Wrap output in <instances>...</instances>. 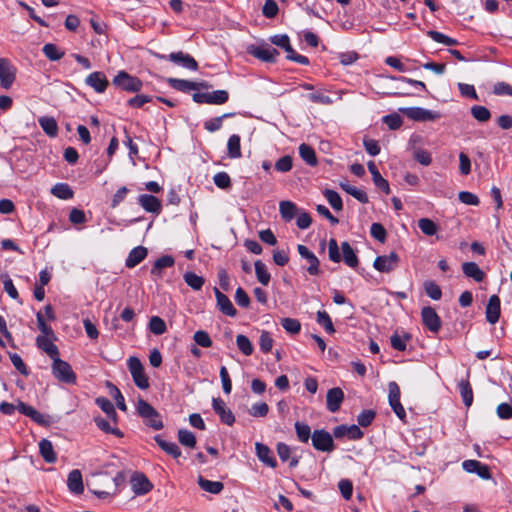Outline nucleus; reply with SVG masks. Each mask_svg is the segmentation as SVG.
Masks as SVG:
<instances>
[{
  "label": "nucleus",
  "instance_id": "9b49d317",
  "mask_svg": "<svg viewBox=\"0 0 512 512\" xmlns=\"http://www.w3.org/2000/svg\"><path fill=\"white\" fill-rule=\"evenodd\" d=\"M248 53L255 58L267 63H274L277 56L279 55V52L269 45L250 46L248 48Z\"/></svg>",
  "mask_w": 512,
  "mask_h": 512
},
{
  "label": "nucleus",
  "instance_id": "4be33fe9",
  "mask_svg": "<svg viewBox=\"0 0 512 512\" xmlns=\"http://www.w3.org/2000/svg\"><path fill=\"white\" fill-rule=\"evenodd\" d=\"M170 61L181 65L184 68H187L189 70H197L198 64L196 60L190 56L189 54L183 53V52H173L168 55L167 57Z\"/></svg>",
  "mask_w": 512,
  "mask_h": 512
},
{
  "label": "nucleus",
  "instance_id": "9d476101",
  "mask_svg": "<svg viewBox=\"0 0 512 512\" xmlns=\"http://www.w3.org/2000/svg\"><path fill=\"white\" fill-rule=\"evenodd\" d=\"M422 322L424 326L432 333H438L441 329V319L435 309L427 306L421 311Z\"/></svg>",
  "mask_w": 512,
  "mask_h": 512
},
{
  "label": "nucleus",
  "instance_id": "ea45409f",
  "mask_svg": "<svg viewBox=\"0 0 512 512\" xmlns=\"http://www.w3.org/2000/svg\"><path fill=\"white\" fill-rule=\"evenodd\" d=\"M411 340V335L409 333L404 332L402 335L398 333H394L390 337V343L393 349L397 351H405L407 347V343Z\"/></svg>",
  "mask_w": 512,
  "mask_h": 512
},
{
  "label": "nucleus",
  "instance_id": "58836bf2",
  "mask_svg": "<svg viewBox=\"0 0 512 512\" xmlns=\"http://www.w3.org/2000/svg\"><path fill=\"white\" fill-rule=\"evenodd\" d=\"M339 185L346 193L353 196L359 202L365 204L369 201L367 194L363 190L350 185L348 181L340 182Z\"/></svg>",
  "mask_w": 512,
  "mask_h": 512
},
{
  "label": "nucleus",
  "instance_id": "6ab92c4d",
  "mask_svg": "<svg viewBox=\"0 0 512 512\" xmlns=\"http://www.w3.org/2000/svg\"><path fill=\"white\" fill-rule=\"evenodd\" d=\"M213 290L217 301V307L219 308V310L227 316L235 317L237 315V310L233 306L230 299L225 294H223L217 287H214Z\"/></svg>",
  "mask_w": 512,
  "mask_h": 512
},
{
  "label": "nucleus",
  "instance_id": "680f3d73",
  "mask_svg": "<svg viewBox=\"0 0 512 512\" xmlns=\"http://www.w3.org/2000/svg\"><path fill=\"white\" fill-rule=\"evenodd\" d=\"M193 340L198 346L203 348H209L213 344L209 334L204 330L196 331L193 335Z\"/></svg>",
  "mask_w": 512,
  "mask_h": 512
},
{
  "label": "nucleus",
  "instance_id": "aec40b11",
  "mask_svg": "<svg viewBox=\"0 0 512 512\" xmlns=\"http://www.w3.org/2000/svg\"><path fill=\"white\" fill-rule=\"evenodd\" d=\"M333 435L336 438H342L344 436H347L349 439L359 440L363 437L364 434L357 425H339L334 428Z\"/></svg>",
  "mask_w": 512,
  "mask_h": 512
},
{
  "label": "nucleus",
  "instance_id": "2f4dec72",
  "mask_svg": "<svg viewBox=\"0 0 512 512\" xmlns=\"http://www.w3.org/2000/svg\"><path fill=\"white\" fill-rule=\"evenodd\" d=\"M462 271L465 276L472 278L476 282H482L485 278V273L480 269L475 262H465L462 264Z\"/></svg>",
  "mask_w": 512,
  "mask_h": 512
},
{
  "label": "nucleus",
  "instance_id": "7ed1b4c3",
  "mask_svg": "<svg viewBox=\"0 0 512 512\" xmlns=\"http://www.w3.org/2000/svg\"><path fill=\"white\" fill-rule=\"evenodd\" d=\"M128 368L135 385L142 390L148 389L150 385L149 379L144 372L141 361L137 357H130L128 359Z\"/></svg>",
  "mask_w": 512,
  "mask_h": 512
},
{
  "label": "nucleus",
  "instance_id": "603ef678",
  "mask_svg": "<svg viewBox=\"0 0 512 512\" xmlns=\"http://www.w3.org/2000/svg\"><path fill=\"white\" fill-rule=\"evenodd\" d=\"M418 227L427 236H433L438 231L437 224L429 218H421L418 221Z\"/></svg>",
  "mask_w": 512,
  "mask_h": 512
},
{
  "label": "nucleus",
  "instance_id": "0e129e2a",
  "mask_svg": "<svg viewBox=\"0 0 512 512\" xmlns=\"http://www.w3.org/2000/svg\"><path fill=\"white\" fill-rule=\"evenodd\" d=\"M281 325L286 330V332L291 334H297L301 329L299 320L294 318H283L281 320Z\"/></svg>",
  "mask_w": 512,
  "mask_h": 512
},
{
  "label": "nucleus",
  "instance_id": "bb28decb",
  "mask_svg": "<svg viewBox=\"0 0 512 512\" xmlns=\"http://www.w3.org/2000/svg\"><path fill=\"white\" fill-rule=\"evenodd\" d=\"M36 344L39 349L44 351L51 359L59 356L58 347L50 339V336H38Z\"/></svg>",
  "mask_w": 512,
  "mask_h": 512
},
{
  "label": "nucleus",
  "instance_id": "dca6fc26",
  "mask_svg": "<svg viewBox=\"0 0 512 512\" xmlns=\"http://www.w3.org/2000/svg\"><path fill=\"white\" fill-rule=\"evenodd\" d=\"M169 85L179 91L182 92H189L191 90H199L200 88H209L210 86L206 82H192L189 80L184 79H177V78H169L168 79Z\"/></svg>",
  "mask_w": 512,
  "mask_h": 512
},
{
  "label": "nucleus",
  "instance_id": "338daca9",
  "mask_svg": "<svg viewBox=\"0 0 512 512\" xmlns=\"http://www.w3.org/2000/svg\"><path fill=\"white\" fill-rule=\"evenodd\" d=\"M328 256L332 262L339 263L341 261L339 246L334 238H331L328 242Z\"/></svg>",
  "mask_w": 512,
  "mask_h": 512
},
{
  "label": "nucleus",
  "instance_id": "412c9836",
  "mask_svg": "<svg viewBox=\"0 0 512 512\" xmlns=\"http://www.w3.org/2000/svg\"><path fill=\"white\" fill-rule=\"evenodd\" d=\"M500 299L497 295L490 296L488 303L486 305V320L490 324H495L498 322L500 318Z\"/></svg>",
  "mask_w": 512,
  "mask_h": 512
},
{
  "label": "nucleus",
  "instance_id": "f3484780",
  "mask_svg": "<svg viewBox=\"0 0 512 512\" xmlns=\"http://www.w3.org/2000/svg\"><path fill=\"white\" fill-rule=\"evenodd\" d=\"M343 400H344V393L341 388L335 387V388H331L327 391L326 405H327V409L330 412H332V413L337 412L340 409Z\"/></svg>",
  "mask_w": 512,
  "mask_h": 512
},
{
  "label": "nucleus",
  "instance_id": "4c0bfd02",
  "mask_svg": "<svg viewBox=\"0 0 512 512\" xmlns=\"http://www.w3.org/2000/svg\"><path fill=\"white\" fill-rule=\"evenodd\" d=\"M154 439L160 448L173 458L177 459L181 456V450L176 443L168 442L162 439L160 436H155Z\"/></svg>",
  "mask_w": 512,
  "mask_h": 512
},
{
  "label": "nucleus",
  "instance_id": "e2e57ef3",
  "mask_svg": "<svg viewBox=\"0 0 512 512\" xmlns=\"http://www.w3.org/2000/svg\"><path fill=\"white\" fill-rule=\"evenodd\" d=\"M424 289L426 294L433 300H439L442 296V291L434 281H426L424 283Z\"/></svg>",
  "mask_w": 512,
  "mask_h": 512
},
{
  "label": "nucleus",
  "instance_id": "ddd939ff",
  "mask_svg": "<svg viewBox=\"0 0 512 512\" xmlns=\"http://www.w3.org/2000/svg\"><path fill=\"white\" fill-rule=\"evenodd\" d=\"M212 407L215 413L219 416L221 422L228 426H232L235 422V416L230 408L221 398L212 399Z\"/></svg>",
  "mask_w": 512,
  "mask_h": 512
},
{
  "label": "nucleus",
  "instance_id": "72a5a7b5",
  "mask_svg": "<svg viewBox=\"0 0 512 512\" xmlns=\"http://www.w3.org/2000/svg\"><path fill=\"white\" fill-rule=\"evenodd\" d=\"M198 485L202 490L211 494H219L224 489V484L220 481H211L203 476H198Z\"/></svg>",
  "mask_w": 512,
  "mask_h": 512
},
{
  "label": "nucleus",
  "instance_id": "4d7b16f0",
  "mask_svg": "<svg viewBox=\"0 0 512 512\" xmlns=\"http://www.w3.org/2000/svg\"><path fill=\"white\" fill-rule=\"evenodd\" d=\"M183 278L186 284L196 291L200 290L204 284V278L194 272H186Z\"/></svg>",
  "mask_w": 512,
  "mask_h": 512
},
{
  "label": "nucleus",
  "instance_id": "473e14b6",
  "mask_svg": "<svg viewBox=\"0 0 512 512\" xmlns=\"http://www.w3.org/2000/svg\"><path fill=\"white\" fill-rule=\"evenodd\" d=\"M95 402L107 415V418H109L114 424H117L118 416L113 403L106 397H98Z\"/></svg>",
  "mask_w": 512,
  "mask_h": 512
},
{
  "label": "nucleus",
  "instance_id": "bf43d9fd",
  "mask_svg": "<svg viewBox=\"0 0 512 512\" xmlns=\"http://www.w3.org/2000/svg\"><path fill=\"white\" fill-rule=\"evenodd\" d=\"M317 323L321 325L325 331L329 334H333L335 332L334 325L329 314L326 311H318L317 312Z\"/></svg>",
  "mask_w": 512,
  "mask_h": 512
},
{
  "label": "nucleus",
  "instance_id": "f8f14e48",
  "mask_svg": "<svg viewBox=\"0 0 512 512\" xmlns=\"http://www.w3.org/2000/svg\"><path fill=\"white\" fill-rule=\"evenodd\" d=\"M297 251L299 255L305 259L308 263L306 267L307 272L311 276H316L320 274V262L317 256L308 249L305 245L299 244L297 246Z\"/></svg>",
  "mask_w": 512,
  "mask_h": 512
},
{
  "label": "nucleus",
  "instance_id": "20e7f679",
  "mask_svg": "<svg viewBox=\"0 0 512 512\" xmlns=\"http://www.w3.org/2000/svg\"><path fill=\"white\" fill-rule=\"evenodd\" d=\"M311 441L313 447L318 451L330 453L335 449L332 435L324 429L315 430L312 433Z\"/></svg>",
  "mask_w": 512,
  "mask_h": 512
},
{
  "label": "nucleus",
  "instance_id": "c03bdc74",
  "mask_svg": "<svg viewBox=\"0 0 512 512\" xmlns=\"http://www.w3.org/2000/svg\"><path fill=\"white\" fill-rule=\"evenodd\" d=\"M458 388L465 406L470 407L473 403V391L468 380H461Z\"/></svg>",
  "mask_w": 512,
  "mask_h": 512
},
{
  "label": "nucleus",
  "instance_id": "a878e982",
  "mask_svg": "<svg viewBox=\"0 0 512 512\" xmlns=\"http://www.w3.org/2000/svg\"><path fill=\"white\" fill-rule=\"evenodd\" d=\"M18 411L25 416L30 417L33 421L40 425H47L48 422L43 414L38 412L34 407L25 404L24 402H19L17 405Z\"/></svg>",
  "mask_w": 512,
  "mask_h": 512
},
{
  "label": "nucleus",
  "instance_id": "1a4fd4ad",
  "mask_svg": "<svg viewBox=\"0 0 512 512\" xmlns=\"http://www.w3.org/2000/svg\"><path fill=\"white\" fill-rule=\"evenodd\" d=\"M399 264V256L395 252H390L389 255L378 256L374 260L373 267L383 273H389L396 269Z\"/></svg>",
  "mask_w": 512,
  "mask_h": 512
},
{
  "label": "nucleus",
  "instance_id": "423d86ee",
  "mask_svg": "<svg viewBox=\"0 0 512 512\" xmlns=\"http://www.w3.org/2000/svg\"><path fill=\"white\" fill-rule=\"evenodd\" d=\"M399 111L409 119L419 122L434 121L440 118V113L422 107L400 108Z\"/></svg>",
  "mask_w": 512,
  "mask_h": 512
},
{
  "label": "nucleus",
  "instance_id": "f257e3e1",
  "mask_svg": "<svg viewBox=\"0 0 512 512\" xmlns=\"http://www.w3.org/2000/svg\"><path fill=\"white\" fill-rule=\"evenodd\" d=\"M136 411L144 423L154 430H161L164 427L162 418L158 411L147 401L139 398L136 402Z\"/></svg>",
  "mask_w": 512,
  "mask_h": 512
},
{
  "label": "nucleus",
  "instance_id": "f704fd0d",
  "mask_svg": "<svg viewBox=\"0 0 512 512\" xmlns=\"http://www.w3.org/2000/svg\"><path fill=\"white\" fill-rule=\"evenodd\" d=\"M38 123L43 131L49 137H56L58 134V125L56 120L50 116H42L38 119Z\"/></svg>",
  "mask_w": 512,
  "mask_h": 512
},
{
  "label": "nucleus",
  "instance_id": "c85d7f7f",
  "mask_svg": "<svg viewBox=\"0 0 512 512\" xmlns=\"http://www.w3.org/2000/svg\"><path fill=\"white\" fill-rule=\"evenodd\" d=\"M368 170L370 171L374 184L381 189L384 193H390L389 183L386 179H384L379 173L376 164L373 161H369L367 163Z\"/></svg>",
  "mask_w": 512,
  "mask_h": 512
},
{
  "label": "nucleus",
  "instance_id": "49530a36",
  "mask_svg": "<svg viewBox=\"0 0 512 512\" xmlns=\"http://www.w3.org/2000/svg\"><path fill=\"white\" fill-rule=\"evenodd\" d=\"M174 263L175 262H174V259L172 256H169V255L162 256L155 261V263L151 269V274L160 276L162 269L172 267L174 265Z\"/></svg>",
  "mask_w": 512,
  "mask_h": 512
},
{
  "label": "nucleus",
  "instance_id": "3c124183",
  "mask_svg": "<svg viewBox=\"0 0 512 512\" xmlns=\"http://www.w3.org/2000/svg\"><path fill=\"white\" fill-rule=\"evenodd\" d=\"M323 194H324L326 200L328 201V203L331 205V207L334 210H336V211L342 210L343 202H342L340 195L336 191L331 190V189H326L323 192Z\"/></svg>",
  "mask_w": 512,
  "mask_h": 512
},
{
  "label": "nucleus",
  "instance_id": "c9c22d12",
  "mask_svg": "<svg viewBox=\"0 0 512 512\" xmlns=\"http://www.w3.org/2000/svg\"><path fill=\"white\" fill-rule=\"evenodd\" d=\"M341 250L345 264L351 268H356L359 264V260L351 245L347 241H344L341 244Z\"/></svg>",
  "mask_w": 512,
  "mask_h": 512
},
{
  "label": "nucleus",
  "instance_id": "4468645a",
  "mask_svg": "<svg viewBox=\"0 0 512 512\" xmlns=\"http://www.w3.org/2000/svg\"><path fill=\"white\" fill-rule=\"evenodd\" d=\"M15 67L7 58H0V84L9 89L15 80Z\"/></svg>",
  "mask_w": 512,
  "mask_h": 512
},
{
  "label": "nucleus",
  "instance_id": "09e8293b",
  "mask_svg": "<svg viewBox=\"0 0 512 512\" xmlns=\"http://www.w3.org/2000/svg\"><path fill=\"white\" fill-rule=\"evenodd\" d=\"M232 116H234V113H225V114H223L221 116H218V117L206 120L204 122V128L207 131H209V132H216V131L221 129L222 124H223V120L225 118H229V117H232Z\"/></svg>",
  "mask_w": 512,
  "mask_h": 512
},
{
  "label": "nucleus",
  "instance_id": "a19ab883",
  "mask_svg": "<svg viewBox=\"0 0 512 512\" xmlns=\"http://www.w3.org/2000/svg\"><path fill=\"white\" fill-rule=\"evenodd\" d=\"M227 150L228 156L232 159L240 158L242 156L240 137L238 135L233 134L229 137L227 142Z\"/></svg>",
  "mask_w": 512,
  "mask_h": 512
},
{
  "label": "nucleus",
  "instance_id": "39448f33",
  "mask_svg": "<svg viewBox=\"0 0 512 512\" xmlns=\"http://www.w3.org/2000/svg\"><path fill=\"white\" fill-rule=\"evenodd\" d=\"M229 94L226 90H215L213 92H197L193 94V100L199 104L221 105L228 101Z\"/></svg>",
  "mask_w": 512,
  "mask_h": 512
},
{
  "label": "nucleus",
  "instance_id": "2eb2a0df",
  "mask_svg": "<svg viewBox=\"0 0 512 512\" xmlns=\"http://www.w3.org/2000/svg\"><path fill=\"white\" fill-rule=\"evenodd\" d=\"M131 488L136 495H145L153 489V484L143 473L136 472L131 477Z\"/></svg>",
  "mask_w": 512,
  "mask_h": 512
},
{
  "label": "nucleus",
  "instance_id": "f03ea898",
  "mask_svg": "<svg viewBox=\"0 0 512 512\" xmlns=\"http://www.w3.org/2000/svg\"><path fill=\"white\" fill-rule=\"evenodd\" d=\"M52 364V374L56 379L67 384L76 383V374L72 370L71 365L60 359L59 356L55 357Z\"/></svg>",
  "mask_w": 512,
  "mask_h": 512
},
{
  "label": "nucleus",
  "instance_id": "393cba45",
  "mask_svg": "<svg viewBox=\"0 0 512 512\" xmlns=\"http://www.w3.org/2000/svg\"><path fill=\"white\" fill-rule=\"evenodd\" d=\"M67 486L70 492L81 494L84 491L83 479L80 470H72L67 479Z\"/></svg>",
  "mask_w": 512,
  "mask_h": 512
},
{
  "label": "nucleus",
  "instance_id": "774afa93",
  "mask_svg": "<svg viewBox=\"0 0 512 512\" xmlns=\"http://www.w3.org/2000/svg\"><path fill=\"white\" fill-rule=\"evenodd\" d=\"M269 412V406L265 402H258L251 406L249 414L253 417H265Z\"/></svg>",
  "mask_w": 512,
  "mask_h": 512
},
{
  "label": "nucleus",
  "instance_id": "37998d69",
  "mask_svg": "<svg viewBox=\"0 0 512 512\" xmlns=\"http://www.w3.org/2000/svg\"><path fill=\"white\" fill-rule=\"evenodd\" d=\"M299 154L303 161H305L308 165H317V157L315 151L310 145L302 143L299 146Z\"/></svg>",
  "mask_w": 512,
  "mask_h": 512
},
{
  "label": "nucleus",
  "instance_id": "13d9d810",
  "mask_svg": "<svg viewBox=\"0 0 512 512\" xmlns=\"http://www.w3.org/2000/svg\"><path fill=\"white\" fill-rule=\"evenodd\" d=\"M295 430L300 442L307 443L310 438L312 439L311 428L308 424L296 422Z\"/></svg>",
  "mask_w": 512,
  "mask_h": 512
},
{
  "label": "nucleus",
  "instance_id": "0eeeda50",
  "mask_svg": "<svg viewBox=\"0 0 512 512\" xmlns=\"http://www.w3.org/2000/svg\"><path fill=\"white\" fill-rule=\"evenodd\" d=\"M113 84L128 92H138L142 88V82L125 71H120L113 79Z\"/></svg>",
  "mask_w": 512,
  "mask_h": 512
},
{
  "label": "nucleus",
  "instance_id": "052dcab7",
  "mask_svg": "<svg viewBox=\"0 0 512 512\" xmlns=\"http://www.w3.org/2000/svg\"><path fill=\"white\" fill-rule=\"evenodd\" d=\"M236 344L238 349L245 355L249 356L253 353V346L251 341L243 334H239L236 337Z\"/></svg>",
  "mask_w": 512,
  "mask_h": 512
},
{
  "label": "nucleus",
  "instance_id": "e433bc0d",
  "mask_svg": "<svg viewBox=\"0 0 512 512\" xmlns=\"http://www.w3.org/2000/svg\"><path fill=\"white\" fill-rule=\"evenodd\" d=\"M40 454L47 463H54L57 459L51 441L42 439L39 442Z\"/></svg>",
  "mask_w": 512,
  "mask_h": 512
},
{
  "label": "nucleus",
  "instance_id": "864d4df0",
  "mask_svg": "<svg viewBox=\"0 0 512 512\" xmlns=\"http://www.w3.org/2000/svg\"><path fill=\"white\" fill-rule=\"evenodd\" d=\"M471 115L479 122H487L491 118V112L488 108L481 105H474L471 107Z\"/></svg>",
  "mask_w": 512,
  "mask_h": 512
},
{
  "label": "nucleus",
  "instance_id": "7c9ffc66",
  "mask_svg": "<svg viewBox=\"0 0 512 512\" xmlns=\"http://www.w3.org/2000/svg\"><path fill=\"white\" fill-rule=\"evenodd\" d=\"M147 256V249L143 246H137L133 248L125 262V265L128 268H133L137 266L140 262H142Z\"/></svg>",
  "mask_w": 512,
  "mask_h": 512
},
{
  "label": "nucleus",
  "instance_id": "a18cd8bd",
  "mask_svg": "<svg viewBox=\"0 0 512 512\" xmlns=\"http://www.w3.org/2000/svg\"><path fill=\"white\" fill-rule=\"evenodd\" d=\"M42 52L50 61H58L65 55L63 50L52 43L45 44L42 48Z\"/></svg>",
  "mask_w": 512,
  "mask_h": 512
},
{
  "label": "nucleus",
  "instance_id": "cd10ccee",
  "mask_svg": "<svg viewBox=\"0 0 512 512\" xmlns=\"http://www.w3.org/2000/svg\"><path fill=\"white\" fill-rule=\"evenodd\" d=\"M96 426L107 434L115 435L116 437H123V433L117 428V424H114L109 418L104 419L101 416L94 417Z\"/></svg>",
  "mask_w": 512,
  "mask_h": 512
},
{
  "label": "nucleus",
  "instance_id": "6e6552de",
  "mask_svg": "<svg viewBox=\"0 0 512 512\" xmlns=\"http://www.w3.org/2000/svg\"><path fill=\"white\" fill-rule=\"evenodd\" d=\"M389 390V404L394 411V413L403 420L406 417V412L404 407L402 406L400 402V388L398 384L394 381L390 382L388 385Z\"/></svg>",
  "mask_w": 512,
  "mask_h": 512
},
{
  "label": "nucleus",
  "instance_id": "5701e85b",
  "mask_svg": "<svg viewBox=\"0 0 512 512\" xmlns=\"http://www.w3.org/2000/svg\"><path fill=\"white\" fill-rule=\"evenodd\" d=\"M139 205L147 212L159 214L161 212V201L150 194H142L138 197Z\"/></svg>",
  "mask_w": 512,
  "mask_h": 512
},
{
  "label": "nucleus",
  "instance_id": "c756f323",
  "mask_svg": "<svg viewBox=\"0 0 512 512\" xmlns=\"http://www.w3.org/2000/svg\"><path fill=\"white\" fill-rule=\"evenodd\" d=\"M279 212L282 219L286 222L291 221L299 213L297 205L289 200H283L279 203Z\"/></svg>",
  "mask_w": 512,
  "mask_h": 512
},
{
  "label": "nucleus",
  "instance_id": "5fc2aeb1",
  "mask_svg": "<svg viewBox=\"0 0 512 512\" xmlns=\"http://www.w3.org/2000/svg\"><path fill=\"white\" fill-rule=\"evenodd\" d=\"M178 441L183 446H186L189 448H194L196 446L195 435L187 429H179L178 430Z\"/></svg>",
  "mask_w": 512,
  "mask_h": 512
},
{
  "label": "nucleus",
  "instance_id": "b1692460",
  "mask_svg": "<svg viewBox=\"0 0 512 512\" xmlns=\"http://www.w3.org/2000/svg\"><path fill=\"white\" fill-rule=\"evenodd\" d=\"M255 450L257 457L264 464L271 468H275L277 466V462L272 454V451L267 445L257 442L255 444Z\"/></svg>",
  "mask_w": 512,
  "mask_h": 512
},
{
  "label": "nucleus",
  "instance_id": "de8ad7c7",
  "mask_svg": "<svg viewBox=\"0 0 512 512\" xmlns=\"http://www.w3.org/2000/svg\"><path fill=\"white\" fill-rule=\"evenodd\" d=\"M254 266H255V273H256L257 280L262 285L267 286L270 282L271 275L268 272L266 265L262 261L257 260L255 262Z\"/></svg>",
  "mask_w": 512,
  "mask_h": 512
},
{
  "label": "nucleus",
  "instance_id": "8fccbe9b",
  "mask_svg": "<svg viewBox=\"0 0 512 512\" xmlns=\"http://www.w3.org/2000/svg\"><path fill=\"white\" fill-rule=\"evenodd\" d=\"M427 35L437 43L446 45V46H454L458 44V41L454 38H451L441 32L435 30H429Z\"/></svg>",
  "mask_w": 512,
  "mask_h": 512
},
{
  "label": "nucleus",
  "instance_id": "6e6d98bb",
  "mask_svg": "<svg viewBox=\"0 0 512 512\" xmlns=\"http://www.w3.org/2000/svg\"><path fill=\"white\" fill-rule=\"evenodd\" d=\"M149 330L155 335H162L166 332L167 326L162 318L153 316L149 320Z\"/></svg>",
  "mask_w": 512,
  "mask_h": 512
},
{
  "label": "nucleus",
  "instance_id": "79ce46f5",
  "mask_svg": "<svg viewBox=\"0 0 512 512\" xmlns=\"http://www.w3.org/2000/svg\"><path fill=\"white\" fill-rule=\"evenodd\" d=\"M52 195L59 199L68 200L74 195L73 190L66 183H57L51 189Z\"/></svg>",
  "mask_w": 512,
  "mask_h": 512
},
{
  "label": "nucleus",
  "instance_id": "69168bd1",
  "mask_svg": "<svg viewBox=\"0 0 512 512\" xmlns=\"http://www.w3.org/2000/svg\"><path fill=\"white\" fill-rule=\"evenodd\" d=\"M284 50L286 51L287 53V59L291 60V61H294L296 63H299L301 65H308L309 64V59L306 57V56H303V55H300L298 54L293 48L292 46L290 45V43L288 44V46H286L284 48Z\"/></svg>",
  "mask_w": 512,
  "mask_h": 512
},
{
  "label": "nucleus",
  "instance_id": "a211bd4d",
  "mask_svg": "<svg viewBox=\"0 0 512 512\" xmlns=\"http://www.w3.org/2000/svg\"><path fill=\"white\" fill-rule=\"evenodd\" d=\"M86 85L93 88L97 93H103L109 82L103 72H92L85 79Z\"/></svg>",
  "mask_w": 512,
  "mask_h": 512
}]
</instances>
